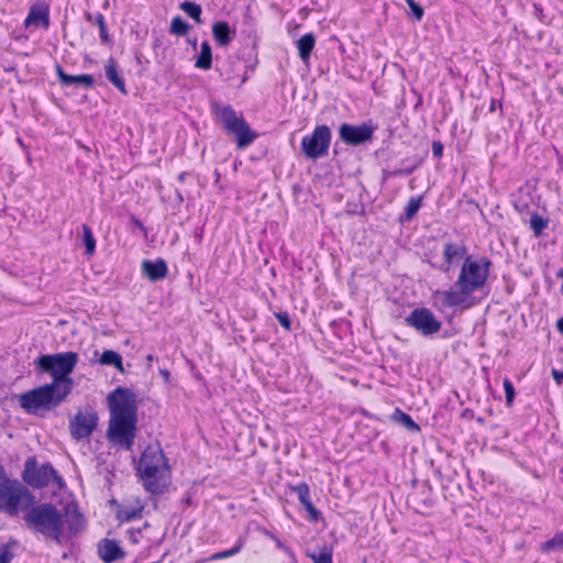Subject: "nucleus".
<instances>
[{
    "mask_svg": "<svg viewBox=\"0 0 563 563\" xmlns=\"http://www.w3.org/2000/svg\"><path fill=\"white\" fill-rule=\"evenodd\" d=\"M144 504L139 497L125 498L118 504L115 517L120 522H130L142 518Z\"/></svg>",
    "mask_w": 563,
    "mask_h": 563,
    "instance_id": "nucleus-16",
    "label": "nucleus"
},
{
    "mask_svg": "<svg viewBox=\"0 0 563 563\" xmlns=\"http://www.w3.org/2000/svg\"><path fill=\"white\" fill-rule=\"evenodd\" d=\"M214 179H216V181H217V183H218V181H219V179H220V173H219V170H218V169H214Z\"/></svg>",
    "mask_w": 563,
    "mask_h": 563,
    "instance_id": "nucleus-54",
    "label": "nucleus"
},
{
    "mask_svg": "<svg viewBox=\"0 0 563 563\" xmlns=\"http://www.w3.org/2000/svg\"><path fill=\"white\" fill-rule=\"evenodd\" d=\"M79 361L76 352H59L55 354H41L34 360L35 371L42 374H49L52 382L62 390H73L74 380L69 375L74 372Z\"/></svg>",
    "mask_w": 563,
    "mask_h": 563,
    "instance_id": "nucleus-4",
    "label": "nucleus"
},
{
    "mask_svg": "<svg viewBox=\"0 0 563 563\" xmlns=\"http://www.w3.org/2000/svg\"><path fill=\"white\" fill-rule=\"evenodd\" d=\"M307 556L313 563H333V549L329 545H323L318 553H308Z\"/></svg>",
    "mask_w": 563,
    "mask_h": 563,
    "instance_id": "nucleus-33",
    "label": "nucleus"
},
{
    "mask_svg": "<svg viewBox=\"0 0 563 563\" xmlns=\"http://www.w3.org/2000/svg\"><path fill=\"white\" fill-rule=\"evenodd\" d=\"M503 387L505 390L506 406L508 408H511L514 405L515 396H516L515 387H514L511 380L507 377H505L503 380Z\"/></svg>",
    "mask_w": 563,
    "mask_h": 563,
    "instance_id": "nucleus-38",
    "label": "nucleus"
},
{
    "mask_svg": "<svg viewBox=\"0 0 563 563\" xmlns=\"http://www.w3.org/2000/svg\"><path fill=\"white\" fill-rule=\"evenodd\" d=\"M422 197H411L400 216V221H410L421 207Z\"/></svg>",
    "mask_w": 563,
    "mask_h": 563,
    "instance_id": "nucleus-31",
    "label": "nucleus"
},
{
    "mask_svg": "<svg viewBox=\"0 0 563 563\" xmlns=\"http://www.w3.org/2000/svg\"><path fill=\"white\" fill-rule=\"evenodd\" d=\"M81 228V243L85 246V254L91 256L96 252V239L93 236L91 228L88 224H82Z\"/></svg>",
    "mask_w": 563,
    "mask_h": 563,
    "instance_id": "nucleus-29",
    "label": "nucleus"
},
{
    "mask_svg": "<svg viewBox=\"0 0 563 563\" xmlns=\"http://www.w3.org/2000/svg\"><path fill=\"white\" fill-rule=\"evenodd\" d=\"M21 501L25 507L35 504L33 494L19 481L9 477L0 482V511L16 516L21 509Z\"/></svg>",
    "mask_w": 563,
    "mask_h": 563,
    "instance_id": "nucleus-7",
    "label": "nucleus"
},
{
    "mask_svg": "<svg viewBox=\"0 0 563 563\" xmlns=\"http://www.w3.org/2000/svg\"><path fill=\"white\" fill-rule=\"evenodd\" d=\"M332 139L331 130L328 125H317L310 135H305L301 140V152L309 159H317L328 155Z\"/></svg>",
    "mask_w": 563,
    "mask_h": 563,
    "instance_id": "nucleus-10",
    "label": "nucleus"
},
{
    "mask_svg": "<svg viewBox=\"0 0 563 563\" xmlns=\"http://www.w3.org/2000/svg\"><path fill=\"white\" fill-rule=\"evenodd\" d=\"M408 15L412 18L415 21L420 22L424 15L423 8L418 2L410 3Z\"/></svg>",
    "mask_w": 563,
    "mask_h": 563,
    "instance_id": "nucleus-41",
    "label": "nucleus"
},
{
    "mask_svg": "<svg viewBox=\"0 0 563 563\" xmlns=\"http://www.w3.org/2000/svg\"><path fill=\"white\" fill-rule=\"evenodd\" d=\"M106 78L123 95H128L122 70L113 57H110L104 65Z\"/></svg>",
    "mask_w": 563,
    "mask_h": 563,
    "instance_id": "nucleus-22",
    "label": "nucleus"
},
{
    "mask_svg": "<svg viewBox=\"0 0 563 563\" xmlns=\"http://www.w3.org/2000/svg\"><path fill=\"white\" fill-rule=\"evenodd\" d=\"M241 549H242V542L239 541L233 548H231L229 550L220 551V552H216V553L211 554L209 556L208 561H219V560L231 558V556L238 554L241 551Z\"/></svg>",
    "mask_w": 563,
    "mask_h": 563,
    "instance_id": "nucleus-37",
    "label": "nucleus"
},
{
    "mask_svg": "<svg viewBox=\"0 0 563 563\" xmlns=\"http://www.w3.org/2000/svg\"><path fill=\"white\" fill-rule=\"evenodd\" d=\"M492 265V261L486 256L465 257L455 282L457 289L443 292V305L452 308L463 305L466 298L485 286Z\"/></svg>",
    "mask_w": 563,
    "mask_h": 563,
    "instance_id": "nucleus-2",
    "label": "nucleus"
},
{
    "mask_svg": "<svg viewBox=\"0 0 563 563\" xmlns=\"http://www.w3.org/2000/svg\"><path fill=\"white\" fill-rule=\"evenodd\" d=\"M62 515L64 519L65 542L71 540L86 529V518L76 505H67Z\"/></svg>",
    "mask_w": 563,
    "mask_h": 563,
    "instance_id": "nucleus-14",
    "label": "nucleus"
},
{
    "mask_svg": "<svg viewBox=\"0 0 563 563\" xmlns=\"http://www.w3.org/2000/svg\"><path fill=\"white\" fill-rule=\"evenodd\" d=\"M168 463L159 443L150 444L142 452L137 466L161 465Z\"/></svg>",
    "mask_w": 563,
    "mask_h": 563,
    "instance_id": "nucleus-21",
    "label": "nucleus"
},
{
    "mask_svg": "<svg viewBox=\"0 0 563 563\" xmlns=\"http://www.w3.org/2000/svg\"><path fill=\"white\" fill-rule=\"evenodd\" d=\"M389 173H390V170H386V169H384V170H383V179H384V180H386V179L390 178V177H389Z\"/></svg>",
    "mask_w": 563,
    "mask_h": 563,
    "instance_id": "nucleus-51",
    "label": "nucleus"
},
{
    "mask_svg": "<svg viewBox=\"0 0 563 563\" xmlns=\"http://www.w3.org/2000/svg\"><path fill=\"white\" fill-rule=\"evenodd\" d=\"M14 554L11 552V544H0V563H11Z\"/></svg>",
    "mask_w": 563,
    "mask_h": 563,
    "instance_id": "nucleus-42",
    "label": "nucleus"
},
{
    "mask_svg": "<svg viewBox=\"0 0 563 563\" xmlns=\"http://www.w3.org/2000/svg\"><path fill=\"white\" fill-rule=\"evenodd\" d=\"M556 329L559 330V332L563 335V317L561 319L558 320L556 322Z\"/></svg>",
    "mask_w": 563,
    "mask_h": 563,
    "instance_id": "nucleus-47",
    "label": "nucleus"
},
{
    "mask_svg": "<svg viewBox=\"0 0 563 563\" xmlns=\"http://www.w3.org/2000/svg\"><path fill=\"white\" fill-rule=\"evenodd\" d=\"M22 479L31 487L41 489L54 482L58 487H64L65 482L51 463L37 465L35 456H30L24 463Z\"/></svg>",
    "mask_w": 563,
    "mask_h": 563,
    "instance_id": "nucleus-8",
    "label": "nucleus"
},
{
    "mask_svg": "<svg viewBox=\"0 0 563 563\" xmlns=\"http://www.w3.org/2000/svg\"><path fill=\"white\" fill-rule=\"evenodd\" d=\"M189 29V23H187L180 15H176L170 22L169 32L177 36H184L188 33Z\"/></svg>",
    "mask_w": 563,
    "mask_h": 563,
    "instance_id": "nucleus-34",
    "label": "nucleus"
},
{
    "mask_svg": "<svg viewBox=\"0 0 563 563\" xmlns=\"http://www.w3.org/2000/svg\"><path fill=\"white\" fill-rule=\"evenodd\" d=\"M442 254L443 262L440 265H437V268L445 274L450 272L454 264H457L460 261H464L465 257L470 256L465 244L452 241L444 243ZM432 266L435 267V265Z\"/></svg>",
    "mask_w": 563,
    "mask_h": 563,
    "instance_id": "nucleus-15",
    "label": "nucleus"
},
{
    "mask_svg": "<svg viewBox=\"0 0 563 563\" xmlns=\"http://www.w3.org/2000/svg\"><path fill=\"white\" fill-rule=\"evenodd\" d=\"M405 322L423 336H432L438 333L442 327V322L426 307L415 308L405 318Z\"/></svg>",
    "mask_w": 563,
    "mask_h": 563,
    "instance_id": "nucleus-11",
    "label": "nucleus"
},
{
    "mask_svg": "<svg viewBox=\"0 0 563 563\" xmlns=\"http://www.w3.org/2000/svg\"><path fill=\"white\" fill-rule=\"evenodd\" d=\"M212 66V49L208 41L201 43V49L198 54L195 67L203 70L210 69Z\"/></svg>",
    "mask_w": 563,
    "mask_h": 563,
    "instance_id": "nucleus-27",
    "label": "nucleus"
},
{
    "mask_svg": "<svg viewBox=\"0 0 563 563\" xmlns=\"http://www.w3.org/2000/svg\"><path fill=\"white\" fill-rule=\"evenodd\" d=\"M408 161H409L408 158L402 159V161H401V164H405V163H406V162H408Z\"/></svg>",
    "mask_w": 563,
    "mask_h": 563,
    "instance_id": "nucleus-62",
    "label": "nucleus"
},
{
    "mask_svg": "<svg viewBox=\"0 0 563 563\" xmlns=\"http://www.w3.org/2000/svg\"><path fill=\"white\" fill-rule=\"evenodd\" d=\"M98 422V413L91 407L86 408L85 411L78 410L69 420L71 438L76 441L88 439L97 429Z\"/></svg>",
    "mask_w": 563,
    "mask_h": 563,
    "instance_id": "nucleus-12",
    "label": "nucleus"
},
{
    "mask_svg": "<svg viewBox=\"0 0 563 563\" xmlns=\"http://www.w3.org/2000/svg\"><path fill=\"white\" fill-rule=\"evenodd\" d=\"M212 35L218 46L225 47L233 41L235 30L227 21H217L212 24Z\"/></svg>",
    "mask_w": 563,
    "mask_h": 563,
    "instance_id": "nucleus-23",
    "label": "nucleus"
},
{
    "mask_svg": "<svg viewBox=\"0 0 563 563\" xmlns=\"http://www.w3.org/2000/svg\"><path fill=\"white\" fill-rule=\"evenodd\" d=\"M390 418L395 423L404 427L410 433H418L421 430L420 426L411 418V416L399 408L394 410Z\"/></svg>",
    "mask_w": 563,
    "mask_h": 563,
    "instance_id": "nucleus-25",
    "label": "nucleus"
},
{
    "mask_svg": "<svg viewBox=\"0 0 563 563\" xmlns=\"http://www.w3.org/2000/svg\"><path fill=\"white\" fill-rule=\"evenodd\" d=\"M85 16H86L87 21H89L91 23H96L97 25H99V37H100L101 43L102 44H110L111 43V38H110L109 32H108V26H107V23H106L103 14L100 13V12H97L93 15V14L87 12Z\"/></svg>",
    "mask_w": 563,
    "mask_h": 563,
    "instance_id": "nucleus-26",
    "label": "nucleus"
},
{
    "mask_svg": "<svg viewBox=\"0 0 563 563\" xmlns=\"http://www.w3.org/2000/svg\"><path fill=\"white\" fill-rule=\"evenodd\" d=\"M175 194H176V198H177L178 203H183L184 197H183L181 192L178 189H176Z\"/></svg>",
    "mask_w": 563,
    "mask_h": 563,
    "instance_id": "nucleus-50",
    "label": "nucleus"
},
{
    "mask_svg": "<svg viewBox=\"0 0 563 563\" xmlns=\"http://www.w3.org/2000/svg\"><path fill=\"white\" fill-rule=\"evenodd\" d=\"M211 110L220 120L227 135L234 136L236 148H246L257 139L258 134L251 129L243 115H238L232 106L213 102Z\"/></svg>",
    "mask_w": 563,
    "mask_h": 563,
    "instance_id": "nucleus-6",
    "label": "nucleus"
},
{
    "mask_svg": "<svg viewBox=\"0 0 563 563\" xmlns=\"http://www.w3.org/2000/svg\"><path fill=\"white\" fill-rule=\"evenodd\" d=\"M405 1H406V3H407L408 5H410V3H412V2H415V0H405Z\"/></svg>",
    "mask_w": 563,
    "mask_h": 563,
    "instance_id": "nucleus-60",
    "label": "nucleus"
},
{
    "mask_svg": "<svg viewBox=\"0 0 563 563\" xmlns=\"http://www.w3.org/2000/svg\"><path fill=\"white\" fill-rule=\"evenodd\" d=\"M552 377H553L554 382L556 383V385L561 386L563 384V369L560 371V369L553 368Z\"/></svg>",
    "mask_w": 563,
    "mask_h": 563,
    "instance_id": "nucleus-45",
    "label": "nucleus"
},
{
    "mask_svg": "<svg viewBox=\"0 0 563 563\" xmlns=\"http://www.w3.org/2000/svg\"><path fill=\"white\" fill-rule=\"evenodd\" d=\"M421 164V161L418 159L413 164L410 165V168H396L390 170L389 177H399V176H408L412 174Z\"/></svg>",
    "mask_w": 563,
    "mask_h": 563,
    "instance_id": "nucleus-40",
    "label": "nucleus"
},
{
    "mask_svg": "<svg viewBox=\"0 0 563 563\" xmlns=\"http://www.w3.org/2000/svg\"><path fill=\"white\" fill-rule=\"evenodd\" d=\"M302 507L308 512L307 519L310 522H318L320 519H322L321 511L313 505L311 499L309 501H307L306 504H303Z\"/></svg>",
    "mask_w": 563,
    "mask_h": 563,
    "instance_id": "nucleus-39",
    "label": "nucleus"
},
{
    "mask_svg": "<svg viewBox=\"0 0 563 563\" xmlns=\"http://www.w3.org/2000/svg\"><path fill=\"white\" fill-rule=\"evenodd\" d=\"M496 107H497V100L496 99H492L490 100V106H489V112H495L496 111Z\"/></svg>",
    "mask_w": 563,
    "mask_h": 563,
    "instance_id": "nucleus-48",
    "label": "nucleus"
},
{
    "mask_svg": "<svg viewBox=\"0 0 563 563\" xmlns=\"http://www.w3.org/2000/svg\"><path fill=\"white\" fill-rule=\"evenodd\" d=\"M110 411L107 438L111 444L131 450L137 431L136 395L124 387H117L108 395Z\"/></svg>",
    "mask_w": 563,
    "mask_h": 563,
    "instance_id": "nucleus-1",
    "label": "nucleus"
},
{
    "mask_svg": "<svg viewBox=\"0 0 563 563\" xmlns=\"http://www.w3.org/2000/svg\"><path fill=\"white\" fill-rule=\"evenodd\" d=\"M142 275L150 282L155 283L166 278L168 266L164 258L157 257L155 261L144 260L141 263Z\"/></svg>",
    "mask_w": 563,
    "mask_h": 563,
    "instance_id": "nucleus-20",
    "label": "nucleus"
},
{
    "mask_svg": "<svg viewBox=\"0 0 563 563\" xmlns=\"http://www.w3.org/2000/svg\"><path fill=\"white\" fill-rule=\"evenodd\" d=\"M161 373H162L163 375H165L166 377H168V376H169V372H168L167 369H165V371H161Z\"/></svg>",
    "mask_w": 563,
    "mask_h": 563,
    "instance_id": "nucleus-57",
    "label": "nucleus"
},
{
    "mask_svg": "<svg viewBox=\"0 0 563 563\" xmlns=\"http://www.w3.org/2000/svg\"><path fill=\"white\" fill-rule=\"evenodd\" d=\"M274 316L285 330L289 331L291 329V319L287 311H278Z\"/></svg>",
    "mask_w": 563,
    "mask_h": 563,
    "instance_id": "nucleus-43",
    "label": "nucleus"
},
{
    "mask_svg": "<svg viewBox=\"0 0 563 563\" xmlns=\"http://www.w3.org/2000/svg\"><path fill=\"white\" fill-rule=\"evenodd\" d=\"M100 364L111 365L120 373H124L122 356L113 350H104L99 358Z\"/></svg>",
    "mask_w": 563,
    "mask_h": 563,
    "instance_id": "nucleus-28",
    "label": "nucleus"
},
{
    "mask_svg": "<svg viewBox=\"0 0 563 563\" xmlns=\"http://www.w3.org/2000/svg\"><path fill=\"white\" fill-rule=\"evenodd\" d=\"M33 506L24 514L25 526L44 540L58 545L65 543L64 519L62 512L52 503H41Z\"/></svg>",
    "mask_w": 563,
    "mask_h": 563,
    "instance_id": "nucleus-3",
    "label": "nucleus"
},
{
    "mask_svg": "<svg viewBox=\"0 0 563 563\" xmlns=\"http://www.w3.org/2000/svg\"><path fill=\"white\" fill-rule=\"evenodd\" d=\"M423 504H424L426 506H431V503H427V500H423Z\"/></svg>",
    "mask_w": 563,
    "mask_h": 563,
    "instance_id": "nucleus-61",
    "label": "nucleus"
},
{
    "mask_svg": "<svg viewBox=\"0 0 563 563\" xmlns=\"http://www.w3.org/2000/svg\"><path fill=\"white\" fill-rule=\"evenodd\" d=\"M290 490L296 493L301 505L310 500V488L305 482H301L295 486H290Z\"/></svg>",
    "mask_w": 563,
    "mask_h": 563,
    "instance_id": "nucleus-36",
    "label": "nucleus"
},
{
    "mask_svg": "<svg viewBox=\"0 0 563 563\" xmlns=\"http://www.w3.org/2000/svg\"><path fill=\"white\" fill-rule=\"evenodd\" d=\"M55 71L58 78V81L62 87H69L73 85L81 86L86 90L92 89L95 87V77L89 74H80V75H69L64 68L56 63Z\"/></svg>",
    "mask_w": 563,
    "mask_h": 563,
    "instance_id": "nucleus-19",
    "label": "nucleus"
},
{
    "mask_svg": "<svg viewBox=\"0 0 563 563\" xmlns=\"http://www.w3.org/2000/svg\"><path fill=\"white\" fill-rule=\"evenodd\" d=\"M136 472L143 487L152 495H161L170 484V471L168 463L161 465L137 466Z\"/></svg>",
    "mask_w": 563,
    "mask_h": 563,
    "instance_id": "nucleus-9",
    "label": "nucleus"
},
{
    "mask_svg": "<svg viewBox=\"0 0 563 563\" xmlns=\"http://www.w3.org/2000/svg\"><path fill=\"white\" fill-rule=\"evenodd\" d=\"M187 176H188V173H187V172H181L180 174H178L177 179H178L180 183H184Z\"/></svg>",
    "mask_w": 563,
    "mask_h": 563,
    "instance_id": "nucleus-49",
    "label": "nucleus"
},
{
    "mask_svg": "<svg viewBox=\"0 0 563 563\" xmlns=\"http://www.w3.org/2000/svg\"><path fill=\"white\" fill-rule=\"evenodd\" d=\"M530 229L533 231V234L536 238H540L543 235L544 229L549 224V219L543 218L538 212H533L530 216Z\"/></svg>",
    "mask_w": 563,
    "mask_h": 563,
    "instance_id": "nucleus-30",
    "label": "nucleus"
},
{
    "mask_svg": "<svg viewBox=\"0 0 563 563\" xmlns=\"http://www.w3.org/2000/svg\"><path fill=\"white\" fill-rule=\"evenodd\" d=\"M24 26L31 25L35 27L48 29L49 26V7L45 1H37L30 8L27 16L24 20Z\"/></svg>",
    "mask_w": 563,
    "mask_h": 563,
    "instance_id": "nucleus-17",
    "label": "nucleus"
},
{
    "mask_svg": "<svg viewBox=\"0 0 563 563\" xmlns=\"http://www.w3.org/2000/svg\"><path fill=\"white\" fill-rule=\"evenodd\" d=\"M376 129L371 120L360 125L342 123L339 128V137L346 145L358 146L371 142Z\"/></svg>",
    "mask_w": 563,
    "mask_h": 563,
    "instance_id": "nucleus-13",
    "label": "nucleus"
},
{
    "mask_svg": "<svg viewBox=\"0 0 563 563\" xmlns=\"http://www.w3.org/2000/svg\"><path fill=\"white\" fill-rule=\"evenodd\" d=\"M533 8H534L536 12H538V13H542V11H543L541 5H539L537 3L533 4Z\"/></svg>",
    "mask_w": 563,
    "mask_h": 563,
    "instance_id": "nucleus-52",
    "label": "nucleus"
},
{
    "mask_svg": "<svg viewBox=\"0 0 563 563\" xmlns=\"http://www.w3.org/2000/svg\"><path fill=\"white\" fill-rule=\"evenodd\" d=\"M189 42L194 46V48H196V46H197V38H194L192 41H189Z\"/></svg>",
    "mask_w": 563,
    "mask_h": 563,
    "instance_id": "nucleus-55",
    "label": "nucleus"
},
{
    "mask_svg": "<svg viewBox=\"0 0 563 563\" xmlns=\"http://www.w3.org/2000/svg\"><path fill=\"white\" fill-rule=\"evenodd\" d=\"M470 411H471L470 409H465L462 416H463V417L468 416V412H470Z\"/></svg>",
    "mask_w": 563,
    "mask_h": 563,
    "instance_id": "nucleus-59",
    "label": "nucleus"
},
{
    "mask_svg": "<svg viewBox=\"0 0 563 563\" xmlns=\"http://www.w3.org/2000/svg\"><path fill=\"white\" fill-rule=\"evenodd\" d=\"M556 276L562 279V287H563V268L559 269L556 273Z\"/></svg>",
    "mask_w": 563,
    "mask_h": 563,
    "instance_id": "nucleus-53",
    "label": "nucleus"
},
{
    "mask_svg": "<svg viewBox=\"0 0 563 563\" xmlns=\"http://www.w3.org/2000/svg\"><path fill=\"white\" fill-rule=\"evenodd\" d=\"M541 549L543 552L563 550V532H558L553 536V538L543 542Z\"/></svg>",
    "mask_w": 563,
    "mask_h": 563,
    "instance_id": "nucleus-35",
    "label": "nucleus"
},
{
    "mask_svg": "<svg viewBox=\"0 0 563 563\" xmlns=\"http://www.w3.org/2000/svg\"><path fill=\"white\" fill-rule=\"evenodd\" d=\"M68 390H62L54 384H44L18 396L21 409L27 415L43 418L55 410L67 398Z\"/></svg>",
    "mask_w": 563,
    "mask_h": 563,
    "instance_id": "nucleus-5",
    "label": "nucleus"
},
{
    "mask_svg": "<svg viewBox=\"0 0 563 563\" xmlns=\"http://www.w3.org/2000/svg\"><path fill=\"white\" fill-rule=\"evenodd\" d=\"M130 220L134 224V227L140 229L144 234L147 233L146 228L144 227L143 222L139 218H136L134 214H132Z\"/></svg>",
    "mask_w": 563,
    "mask_h": 563,
    "instance_id": "nucleus-46",
    "label": "nucleus"
},
{
    "mask_svg": "<svg viewBox=\"0 0 563 563\" xmlns=\"http://www.w3.org/2000/svg\"><path fill=\"white\" fill-rule=\"evenodd\" d=\"M179 8L189 16L195 22L197 23H201V13H202V9L200 7V4L196 3V2H192V1H184L180 3Z\"/></svg>",
    "mask_w": 563,
    "mask_h": 563,
    "instance_id": "nucleus-32",
    "label": "nucleus"
},
{
    "mask_svg": "<svg viewBox=\"0 0 563 563\" xmlns=\"http://www.w3.org/2000/svg\"><path fill=\"white\" fill-rule=\"evenodd\" d=\"M12 69H13V67H5V66H3V70L4 71H11Z\"/></svg>",
    "mask_w": 563,
    "mask_h": 563,
    "instance_id": "nucleus-58",
    "label": "nucleus"
},
{
    "mask_svg": "<svg viewBox=\"0 0 563 563\" xmlns=\"http://www.w3.org/2000/svg\"><path fill=\"white\" fill-rule=\"evenodd\" d=\"M97 552L103 563H113L125 556V551L120 547L119 541L103 538L97 544Z\"/></svg>",
    "mask_w": 563,
    "mask_h": 563,
    "instance_id": "nucleus-18",
    "label": "nucleus"
},
{
    "mask_svg": "<svg viewBox=\"0 0 563 563\" xmlns=\"http://www.w3.org/2000/svg\"><path fill=\"white\" fill-rule=\"evenodd\" d=\"M432 154L434 157H442L443 155V144L440 141L432 142Z\"/></svg>",
    "mask_w": 563,
    "mask_h": 563,
    "instance_id": "nucleus-44",
    "label": "nucleus"
},
{
    "mask_svg": "<svg viewBox=\"0 0 563 563\" xmlns=\"http://www.w3.org/2000/svg\"><path fill=\"white\" fill-rule=\"evenodd\" d=\"M146 360H147L148 362H152V361L154 360V356H153L152 354H148V355L146 356Z\"/></svg>",
    "mask_w": 563,
    "mask_h": 563,
    "instance_id": "nucleus-56",
    "label": "nucleus"
},
{
    "mask_svg": "<svg viewBox=\"0 0 563 563\" xmlns=\"http://www.w3.org/2000/svg\"><path fill=\"white\" fill-rule=\"evenodd\" d=\"M314 45H316V36L311 32L306 33L296 42L298 55L303 63L309 62L311 53L314 48Z\"/></svg>",
    "mask_w": 563,
    "mask_h": 563,
    "instance_id": "nucleus-24",
    "label": "nucleus"
}]
</instances>
